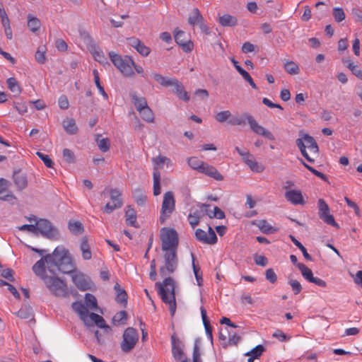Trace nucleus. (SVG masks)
Here are the masks:
<instances>
[{
    "label": "nucleus",
    "mask_w": 362,
    "mask_h": 362,
    "mask_svg": "<svg viewBox=\"0 0 362 362\" xmlns=\"http://www.w3.org/2000/svg\"><path fill=\"white\" fill-rule=\"evenodd\" d=\"M238 73L242 76V77L249 83V84L251 86V87L257 90V87L256 84L255 83L252 78L250 76L248 72H247L244 69H238Z\"/></svg>",
    "instance_id": "obj_58"
},
{
    "label": "nucleus",
    "mask_w": 362,
    "mask_h": 362,
    "mask_svg": "<svg viewBox=\"0 0 362 362\" xmlns=\"http://www.w3.org/2000/svg\"><path fill=\"white\" fill-rule=\"evenodd\" d=\"M257 226L265 234H272L279 230L278 228L271 226L266 220H260L258 221Z\"/></svg>",
    "instance_id": "obj_37"
},
{
    "label": "nucleus",
    "mask_w": 362,
    "mask_h": 362,
    "mask_svg": "<svg viewBox=\"0 0 362 362\" xmlns=\"http://www.w3.org/2000/svg\"><path fill=\"white\" fill-rule=\"evenodd\" d=\"M297 267L300 271L304 279L310 282L314 277L312 270L303 263H298Z\"/></svg>",
    "instance_id": "obj_44"
},
{
    "label": "nucleus",
    "mask_w": 362,
    "mask_h": 362,
    "mask_svg": "<svg viewBox=\"0 0 362 362\" xmlns=\"http://www.w3.org/2000/svg\"><path fill=\"white\" fill-rule=\"evenodd\" d=\"M288 284L291 286L292 291L295 295L299 294L302 291V286L300 283L296 279H290Z\"/></svg>",
    "instance_id": "obj_61"
},
{
    "label": "nucleus",
    "mask_w": 362,
    "mask_h": 362,
    "mask_svg": "<svg viewBox=\"0 0 362 362\" xmlns=\"http://www.w3.org/2000/svg\"><path fill=\"white\" fill-rule=\"evenodd\" d=\"M175 200L173 193L170 191L167 192L163 195V200L162 202L160 222L164 223L167 218L170 217L171 214L175 210Z\"/></svg>",
    "instance_id": "obj_12"
},
{
    "label": "nucleus",
    "mask_w": 362,
    "mask_h": 362,
    "mask_svg": "<svg viewBox=\"0 0 362 362\" xmlns=\"http://www.w3.org/2000/svg\"><path fill=\"white\" fill-rule=\"evenodd\" d=\"M175 40L184 52H189L192 50L194 47L193 42L187 37L184 31H176L175 33Z\"/></svg>",
    "instance_id": "obj_20"
},
{
    "label": "nucleus",
    "mask_w": 362,
    "mask_h": 362,
    "mask_svg": "<svg viewBox=\"0 0 362 362\" xmlns=\"http://www.w3.org/2000/svg\"><path fill=\"white\" fill-rule=\"evenodd\" d=\"M187 163L189 167L197 172L204 174L217 181L223 180V176L218 170L211 165L200 160L199 158L192 156L187 158Z\"/></svg>",
    "instance_id": "obj_5"
},
{
    "label": "nucleus",
    "mask_w": 362,
    "mask_h": 362,
    "mask_svg": "<svg viewBox=\"0 0 362 362\" xmlns=\"http://www.w3.org/2000/svg\"><path fill=\"white\" fill-rule=\"evenodd\" d=\"M139 112L142 119L146 122L148 123H152L154 122L153 113L148 106L139 110Z\"/></svg>",
    "instance_id": "obj_45"
},
{
    "label": "nucleus",
    "mask_w": 362,
    "mask_h": 362,
    "mask_svg": "<svg viewBox=\"0 0 362 362\" xmlns=\"http://www.w3.org/2000/svg\"><path fill=\"white\" fill-rule=\"evenodd\" d=\"M9 186L10 182L8 180L0 178V200L13 204L16 197L13 195L12 192L8 189Z\"/></svg>",
    "instance_id": "obj_21"
},
{
    "label": "nucleus",
    "mask_w": 362,
    "mask_h": 362,
    "mask_svg": "<svg viewBox=\"0 0 362 362\" xmlns=\"http://www.w3.org/2000/svg\"><path fill=\"white\" fill-rule=\"evenodd\" d=\"M173 86L175 88L174 93L180 100L185 102L189 100L188 93L185 90L184 86L178 80H176V83H174Z\"/></svg>",
    "instance_id": "obj_34"
},
{
    "label": "nucleus",
    "mask_w": 362,
    "mask_h": 362,
    "mask_svg": "<svg viewBox=\"0 0 362 362\" xmlns=\"http://www.w3.org/2000/svg\"><path fill=\"white\" fill-rule=\"evenodd\" d=\"M128 45L134 47L141 55L147 57L151 49L146 46L141 40L136 37H129L127 39Z\"/></svg>",
    "instance_id": "obj_22"
},
{
    "label": "nucleus",
    "mask_w": 362,
    "mask_h": 362,
    "mask_svg": "<svg viewBox=\"0 0 362 362\" xmlns=\"http://www.w3.org/2000/svg\"><path fill=\"white\" fill-rule=\"evenodd\" d=\"M133 103L138 110V112L144 107H146L147 102L146 99L144 97H139L137 95H133L132 96Z\"/></svg>",
    "instance_id": "obj_52"
},
{
    "label": "nucleus",
    "mask_w": 362,
    "mask_h": 362,
    "mask_svg": "<svg viewBox=\"0 0 362 362\" xmlns=\"http://www.w3.org/2000/svg\"><path fill=\"white\" fill-rule=\"evenodd\" d=\"M160 239L162 251H177L179 238L177 231L171 228L165 227L160 229Z\"/></svg>",
    "instance_id": "obj_6"
},
{
    "label": "nucleus",
    "mask_w": 362,
    "mask_h": 362,
    "mask_svg": "<svg viewBox=\"0 0 362 362\" xmlns=\"http://www.w3.org/2000/svg\"><path fill=\"white\" fill-rule=\"evenodd\" d=\"M155 286L162 301L168 305L171 315H174L176 310L174 280L170 277H167L163 282H156Z\"/></svg>",
    "instance_id": "obj_2"
},
{
    "label": "nucleus",
    "mask_w": 362,
    "mask_h": 362,
    "mask_svg": "<svg viewBox=\"0 0 362 362\" xmlns=\"http://www.w3.org/2000/svg\"><path fill=\"white\" fill-rule=\"evenodd\" d=\"M201 218L200 213L198 211H195L193 213H190L188 216V221L192 228L197 226Z\"/></svg>",
    "instance_id": "obj_57"
},
{
    "label": "nucleus",
    "mask_w": 362,
    "mask_h": 362,
    "mask_svg": "<svg viewBox=\"0 0 362 362\" xmlns=\"http://www.w3.org/2000/svg\"><path fill=\"white\" fill-rule=\"evenodd\" d=\"M127 314L124 310L117 313L112 317V322L115 325H124L127 320Z\"/></svg>",
    "instance_id": "obj_48"
},
{
    "label": "nucleus",
    "mask_w": 362,
    "mask_h": 362,
    "mask_svg": "<svg viewBox=\"0 0 362 362\" xmlns=\"http://www.w3.org/2000/svg\"><path fill=\"white\" fill-rule=\"evenodd\" d=\"M78 33H79V39H78V43L79 46L82 49H87L89 50L90 49V38L89 36V33L87 30H86L82 27H80L78 28Z\"/></svg>",
    "instance_id": "obj_30"
},
{
    "label": "nucleus",
    "mask_w": 362,
    "mask_h": 362,
    "mask_svg": "<svg viewBox=\"0 0 362 362\" xmlns=\"http://www.w3.org/2000/svg\"><path fill=\"white\" fill-rule=\"evenodd\" d=\"M333 16L334 20L339 23L345 19V13L342 8L335 7L333 9Z\"/></svg>",
    "instance_id": "obj_59"
},
{
    "label": "nucleus",
    "mask_w": 362,
    "mask_h": 362,
    "mask_svg": "<svg viewBox=\"0 0 362 362\" xmlns=\"http://www.w3.org/2000/svg\"><path fill=\"white\" fill-rule=\"evenodd\" d=\"M110 57L113 64L124 76L132 77L134 75V72L133 71L134 62L131 57L128 56L122 57L120 55L114 52H110Z\"/></svg>",
    "instance_id": "obj_8"
},
{
    "label": "nucleus",
    "mask_w": 362,
    "mask_h": 362,
    "mask_svg": "<svg viewBox=\"0 0 362 362\" xmlns=\"http://www.w3.org/2000/svg\"><path fill=\"white\" fill-rule=\"evenodd\" d=\"M152 162L154 164L153 172V195L158 196L161 192L160 189V173L159 169L165 165L167 167L172 165L171 160L163 156H158L157 157L152 158Z\"/></svg>",
    "instance_id": "obj_7"
},
{
    "label": "nucleus",
    "mask_w": 362,
    "mask_h": 362,
    "mask_svg": "<svg viewBox=\"0 0 362 362\" xmlns=\"http://www.w3.org/2000/svg\"><path fill=\"white\" fill-rule=\"evenodd\" d=\"M13 179L14 184L18 190L25 189L28 185V180L26 175L21 173L20 170L14 172Z\"/></svg>",
    "instance_id": "obj_31"
},
{
    "label": "nucleus",
    "mask_w": 362,
    "mask_h": 362,
    "mask_svg": "<svg viewBox=\"0 0 362 362\" xmlns=\"http://www.w3.org/2000/svg\"><path fill=\"white\" fill-rule=\"evenodd\" d=\"M28 26L32 32L35 33L40 29L41 23L37 18L33 17L31 15H28Z\"/></svg>",
    "instance_id": "obj_46"
},
{
    "label": "nucleus",
    "mask_w": 362,
    "mask_h": 362,
    "mask_svg": "<svg viewBox=\"0 0 362 362\" xmlns=\"http://www.w3.org/2000/svg\"><path fill=\"white\" fill-rule=\"evenodd\" d=\"M111 202L107 203L104 207V212L110 214L115 209H119L122 206V199L121 198L122 192L117 189L110 190Z\"/></svg>",
    "instance_id": "obj_18"
},
{
    "label": "nucleus",
    "mask_w": 362,
    "mask_h": 362,
    "mask_svg": "<svg viewBox=\"0 0 362 362\" xmlns=\"http://www.w3.org/2000/svg\"><path fill=\"white\" fill-rule=\"evenodd\" d=\"M296 145L305 158L310 163L315 162V158L318 156L319 148L314 138L308 134H303L296 139Z\"/></svg>",
    "instance_id": "obj_3"
},
{
    "label": "nucleus",
    "mask_w": 362,
    "mask_h": 362,
    "mask_svg": "<svg viewBox=\"0 0 362 362\" xmlns=\"http://www.w3.org/2000/svg\"><path fill=\"white\" fill-rule=\"evenodd\" d=\"M247 112L243 113L240 116H233L232 115L230 119L228 120V124L232 126H243L245 124L247 119L244 117Z\"/></svg>",
    "instance_id": "obj_50"
},
{
    "label": "nucleus",
    "mask_w": 362,
    "mask_h": 362,
    "mask_svg": "<svg viewBox=\"0 0 362 362\" xmlns=\"http://www.w3.org/2000/svg\"><path fill=\"white\" fill-rule=\"evenodd\" d=\"M14 107L21 115L25 114L28 111V107L24 102H15Z\"/></svg>",
    "instance_id": "obj_64"
},
{
    "label": "nucleus",
    "mask_w": 362,
    "mask_h": 362,
    "mask_svg": "<svg viewBox=\"0 0 362 362\" xmlns=\"http://www.w3.org/2000/svg\"><path fill=\"white\" fill-rule=\"evenodd\" d=\"M232 114L229 110H224L218 112L214 117L218 122L223 123L227 120H229Z\"/></svg>",
    "instance_id": "obj_56"
},
{
    "label": "nucleus",
    "mask_w": 362,
    "mask_h": 362,
    "mask_svg": "<svg viewBox=\"0 0 362 362\" xmlns=\"http://www.w3.org/2000/svg\"><path fill=\"white\" fill-rule=\"evenodd\" d=\"M8 89L16 95H19L21 93V88L15 78H8L6 81Z\"/></svg>",
    "instance_id": "obj_47"
},
{
    "label": "nucleus",
    "mask_w": 362,
    "mask_h": 362,
    "mask_svg": "<svg viewBox=\"0 0 362 362\" xmlns=\"http://www.w3.org/2000/svg\"><path fill=\"white\" fill-rule=\"evenodd\" d=\"M63 157L69 163H74L75 162L74 153L69 148H64L63 150Z\"/></svg>",
    "instance_id": "obj_63"
},
{
    "label": "nucleus",
    "mask_w": 362,
    "mask_h": 362,
    "mask_svg": "<svg viewBox=\"0 0 362 362\" xmlns=\"http://www.w3.org/2000/svg\"><path fill=\"white\" fill-rule=\"evenodd\" d=\"M37 227V231L40 233L44 237L53 238L58 235L57 230L47 219H40L36 223Z\"/></svg>",
    "instance_id": "obj_17"
},
{
    "label": "nucleus",
    "mask_w": 362,
    "mask_h": 362,
    "mask_svg": "<svg viewBox=\"0 0 362 362\" xmlns=\"http://www.w3.org/2000/svg\"><path fill=\"white\" fill-rule=\"evenodd\" d=\"M73 310L78 314L80 319L83 321L85 326L90 327V293H87L85 295V303L82 301H76L72 303Z\"/></svg>",
    "instance_id": "obj_9"
},
{
    "label": "nucleus",
    "mask_w": 362,
    "mask_h": 362,
    "mask_svg": "<svg viewBox=\"0 0 362 362\" xmlns=\"http://www.w3.org/2000/svg\"><path fill=\"white\" fill-rule=\"evenodd\" d=\"M92 55L95 60L98 61L100 64H104L107 62V59L104 55L103 52L99 49L96 47H92Z\"/></svg>",
    "instance_id": "obj_54"
},
{
    "label": "nucleus",
    "mask_w": 362,
    "mask_h": 362,
    "mask_svg": "<svg viewBox=\"0 0 362 362\" xmlns=\"http://www.w3.org/2000/svg\"><path fill=\"white\" fill-rule=\"evenodd\" d=\"M95 141L98 145V148L102 152H107L109 151L110 147V141L107 137H103L100 134H96L95 136Z\"/></svg>",
    "instance_id": "obj_36"
},
{
    "label": "nucleus",
    "mask_w": 362,
    "mask_h": 362,
    "mask_svg": "<svg viewBox=\"0 0 362 362\" xmlns=\"http://www.w3.org/2000/svg\"><path fill=\"white\" fill-rule=\"evenodd\" d=\"M204 18L198 8H194L192 9V13L188 18V22L192 25H199L201 29L206 28L205 25L203 23Z\"/></svg>",
    "instance_id": "obj_28"
},
{
    "label": "nucleus",
    "mask_w": 362,
    "mask_h": 362,
    "mask_svg": "<svg viewBox=\"0 0 362 362\" xmlns=\"http://www.w3.org/2000/svg\"><path fill=\"white\" fill-rule=\"evenodd\" d=\"M37 156L43 161L44 164L49 168H53L54 163L49 156L41 152H37Z\"/></svg>",
    "instance_id": "obj_60"
},
{
    "label": "nucleus",
    "mask_w": 362,
    "mask_h": 362,
    "mask_svg": "<svg viewBox=\"0 0 362 362\" xmlns=\"http://www.w3.org/2000/svg\"><path fill=\"white\" fill-rule=\"evenodd\" d=\"M153 77L154 80L158 82L159 84L164 87H168L170 86H173L174 83H176V78H170L165 77L159 74L153 73Z\"/></svg>",
    "instance_id": "obj_38"
},
{
    "label": "nucleus",
    "mask_w": 362,
    "mask_h": 362,
    "mask_svg": "<svg viewBox=\"0 0 362 362\" xmlns=\"http://www.w3.org/2000/svg\"><path fill=\"white\" fill-rule=\"evenodd\" d=\"M80 251L81 252L82 257L84 259H90V247L89 245V240L87 236H84L81 238L80 241Z\"/></svg>",
    "instance_id": "obj_32"
},
{
    "label": "nucleus",
    "mask_w": 362,
    "mask_h": 362,
    "mask_svg": "<svg viewBox=\"0 0 362 362\" xmlns=\"http://www.w3.org/2000/svg\"><path fill=\"white\" fill-rule=\"evenodd\" d=\"M47 288L56 296H65L66 295V285L59 278L56 276H47L43 279Z\"/></svg>",
    "instance_id": "obj_11"
},
{
    "label": "nucleus",
    "mask_w": 362,
    "mask_h": 362,
    "mask_svg": "<svg viewBox=\"0 0 362 362\" xmlns=\"http://www.w3.org/2000/svg\"><path fill=\"white\" fill-rule=\"evenodd\" d=\"M139 340L137 331L133 327L127 328L123 333V339L121 342V349L124 353L132 350Z\"/></svg>",
    "instance_id": "obj_13"
},
{
    "label": "nucleus",
    "mask_w": 362,
    "mask_h": 362,
    "mask_svg": "<svg viewBox=\"0 0 362 362\" xmlns=\"http://www.w3.org/2000/svg\"><path fill=\"white\" fill-rule=\"evenodd\" d=\"M72 279L75 285L81 291H86L90 288L88 281L81 273H74L72 275Z\"/></svg>",
    "instance_id": "obj_29"
},
{
    "label": "nucleus",
    "mask_w": 362,
    "mask_h": 362,
    "mask_svg": "<svg viewBox=\"0 0 362 362\" xmlns=\"http://www.w3.org/2000/svg\"><path fill=\"white\" fill-rule=\"evenodd\" d=\"M33 272L39 276L42 280L46 278L47 275L45 274L46 269H47V259L45 256L42 257L33 266Z\"/></svg>",
    "instance_id": "obj_27"
},
{
    "label": "nucleus",
    "mask_w": 362,
    "mask_h": 362,
    "mask_svg": "<svg viewBox=\"0 0 362 362\" xmlns=\"http://www.w3.org/2000/svg\"><path fill=\"white\" fill-rule=\"evenodd\" d=\"M197 240L202 243L214 245L217 243V236L211 226H208V231L198 228L195 231Z\"/></svg>",
    "instance_id": "obj_19"
},
{
    "label": "nucleus",
    "mask_w": 362,
    "mask_h": 362,
    "mask_svg": "<svg viewBox=\"0 0 362 362\" xmlns=\"http://www.w3.org/2000/svg\"><path fill=\"white\" fill-rule=\"evenodd\" d=\"M301 163H303V165L309 170L310 171L311 173H313L315 175H316L317 177H320L321 180H324V181H327V177L325 174H323L322 173L315 170V168H313V167H311L310 165H308L307 163H305L303 160H301Z\"/></svg>",
    "instance_id": "obj_62"
},
{
    "label": "nucleus",
    "mask_w": 362,
    "mask_h": 362,
    "mask_svg": "<svg viewBox=\"0 0 362 362\" xmlns=\"http://www.w3.org/2000/svg\"><path fill=\"white\" fill-rule=\"evenodd\" d=\"M62 125L65 131L69 134H75L78 132V127L76 124V122L72 118H67L63 120Z\"/></svg>",
    "instance_id": "obj_39"
},
{
    "label": "nucleus",
    "mask_w": 362,
    "mask_h": 362,
    "mask_svg": "<svg viewBox=\"0 0 362 362\" xmlns=\"http://www.w3.org/2000/svg\"><path fill=\"white\" fill-rule=\"evenodd\" d=\"M68 228L69 231L75 235H79L84 232V228L82 223L74 219L69 221Z\"/></svg>",
    "instance_id": "obj_35"
},
{
    "label": "nucleus",
    "mask_w": 362,
    "mask_h": 362,
    "mask_svg": "<svg viewBox=\"0 0 362 362\" xmlns=\"http://www.w3.org/2000/svg\"><path fill=\"white\" fill-rule=\"evenodd\" d=\"M16 315L21 319L33 318V313L32 308L28 305H25L16 313Z\"/></svg>",
    "instance_id": "obj_40"
},
{
    "label": "nucleus",
    "mask_w": 362,
    "mask_h": 362,
    "mask_svg": "<svg viewBox=\"0 0 362 362\" xmlns=\"http://www.w3.org/2000/svg\"><path fill=\"white\" fill-rule=\"evenodd\" d=\"M235 149L251 170L255 173H262L264 170V165L257 162L254 156L249 151H243L238 146Z\"/></svg>",
    "instance_id": "obj_15"
},
{
    "label": "nucleus",
    "mask_w": 362,
    "mask_h": 362,
    "mask_svg": "<svg viewBox=\"0 0 362 362\" xmlns=\"http://www.w3.org/2000/svg\"><path fill=\"white\" fill-rule=\"evenodd\" d=\"M115 291V300L117 303L126 308L127 304L128 295L126 291L120 286L118 282H116L114 286Z\"/></svg>",
    "instance_id": "obj_26"
},
{
    "label": "nucleus",
    "mask_w": 362,
    "mask_h": 362,
    "mask_svg": "<svg viewBox=\"0 0 362 362\" xmlns=\"http://www.w3.org/2000/svg\"><path fill=\"white\" fill-rule=\"evenodd\" d=\"M125 221L128 226L137 227L136 213L130 206H127L125 209Z\"/></svg>",
    "instance_id": "obj_33"
},
{
    "label": "nucleus",
    "mask_w": 362,
    "mask_h": 362,
    "mask_svg": "<svg viewBox=\"0 0 362 362\" xmlns=\"http://www.w3.org/2000/svg\"><path fill=\"white\" fill-rule=\"evenodd\" d=\"M218 22L222 26H234L237 24V19L235 16L224 14L219 17Z\"/></svg>",
    "instance_id": "obj_41"
},
{
    "label": "nucleus",
    "mask_w": 362,
    "mask_h": 362,
    "mask_svg": "<svg viewBox=\"0 0 362 362\" xmlns=\"http://www.w3.org/2000/svg\"><path fill=\"white\" fill-rule=\"evenodd\" d=\"M290 238L293 243L302 252L303 257L307 260H312L311 256L308 253L306 248L293 235H290Z\"/></svg>",
    "instance_id": "obj_51"
},
{
    "label": "nucleus",
    "mask_w": 362,
    "mask_h": 362,
    "mask_svg": "<svg viewBox=\"0 0 362 362\" xmlns=\"http://www.w3.org/2000/svg\"><path fill=\"white\" fill-rule=\"evenodd\" d=\"M134 201L139 206H143L146 202V195L142 189H136L133 192Z\"/></svg>",
    "instance_id": "obj_42"
},
{
    "label": "nucleus",
    "mask_w": 362,
    "mask_h": 362,
    "mask_svg": "<svg viewBox=\"0 0 362 362\" xmlns=\"http://www.w3.org/2000/svg\"><path fill=\"white\" fill-rule=\"evenodd\" d=\"M45 259L47 270L53 274H55L57 271L69 274L75 269L72 257L69 250L64 246L57 247L52 255H45Z\"/></svg>",
    "instance_id": "obj_1"
},
{
    "label": "nucleus",
    "mask_w": 362,
    "mask_h": 362,
    "mask_svg": "<svg viewBox=\"0 0 362 362\" xmlns=\"http://www.w3.org/2000/svg\"><path fill=\"white\" fill-rule=\"evenodd\" d=\"M93 264L95 269H97L98 267L100 279L103 281H108L110 278V273L108 268L105 265L104 262L99 258H95Z\"/></svg>",
    "instance_id": "obj_24"
},
{
    "label": "nucleus",
    "mask_w": 362,
    "mask_h": 362,
    "mask_svg": "<svg viewBox=\"0 0 362 362\" xmlns=\"http://www.w3.org/2000/svg\"><path fill=\"white\" fill-rule=\"evenodd\" d=\"M93 75H94V82L95 83L97 88L98 89L99 93L103 95L104 99L107 100L108 98L107 94L106 93V92L104 90L103 86L100 83L99 75L96 70L93 71Z\"/></svg>",
    "instance_id": "obj_55"
},
{
    "label": "nucleus",
    "mask_w": 362,
    "mask_h": 362,
    "mask_svg": "<svg viewBox=\"0 0 362 362\" xmlns=\"http://www.w3.org/2000/svg\"><path fill=\"white\" fill-rule=\"evenodd\" d=\"M172 354L175 360H181L183 356L182 343L175 334L171 336Z\"/></svg>",
    "instance_id": "obj_25"
},
{
    "label": "nucleus",
    "mask_w": 362,
    "mask_h": 362,
    "mask_svg": "<svg viewBox=\"0 0 362 362\" xmlns=\"http://www.w3.org/2000/svg\"><path fill=\"white\" fill-rule=\"evenodd\" d=\"M92 322L94 323L98 327L102 329L103 334H100L98 331L95 332V336L99 343L104 341V335L110 334L112 329L106 323L104 318L100 315L103 314V310L98 307L96 298L92 295Z\"/></svg>",
    "instance_id": "obj_4"
},
{
    "label": "nucleus",
    "mask_w": 362,
    "mask_h": 362,
    "mask_svg": "<svg viewBox=\"0 0 362 362\" xmlns=\"http://www.w3.org/2000/svg\"><path fill=\"white\" fill-rule=\"evenodd\" d=\"M284 67L286 71L291 75H296L300 72L298 65L293 61H286Z\"/></svg>",
    "instance_id": "obj_43"
},
{
    "label": "nucleus",
    "mask_w": 362,
    "mask_h": 362,
    "mask_svg": "<svg viewBox=\"0 0 362 362\" xmlns=\"http://www.w3.org/2000/svg\"><path fill=\"white\" fill-rule=\"evenodd\" d=\"M285 198L288 202L294 205H303L305 204L302 192L298 189H290L286 191Z\"/></svg>",
    "instance_id": "obj_23"
},
{
    "label": "nucleus",
    "mask_w": 362,
    "mask_h": 362,
    "mask_svg": "<svg viewBox=\"0 0 362 362\" xmlns=\"http://www.w3.org/2000/svg\"><path fill=\"white\" fill-rule=\"evenodd\" d=\"M264 351V347L262 345L259 344L252 349L250 351L246 353L245 355L247 356H253V358L257 359L262 356Z\"/></svg>",
    "instance_id": "obj_53"
},
{
    "label": "nucleus",
    "mask_w": 362,
    "mask_h": 362,
    "mask_svg": "<svg viewBox=\"0 0 362 362\" xmlns=\"http://www.w3.org/2000/svg\"><path fill=\"white\" fill-rule=\"evenodd\" d=\"M244 117L247 119V122L249 124L251 130L255 134L264 136L271 141L274 140L273 134L269 130L260 125L251 115L246 114L244 115Z\"/></svg>",
    "instance_id": "obj_14"
},
{
    "label": "nucleus",
    "mask_w": 362,
    "mask_h": 362,
    "mask_svg": "<svg viewBox=\"0 0 362 362\" xmlns=\"http://www.w3.org/2000/svg\"><path fill=\"white\" fill-rule=\"evenodd\" d=\"M318 215L327 224L331 225L337 228H339V224L334 221V216L329 214V206L322 199L318 200Z\"/></svg>",
    "instance_id": "obj_16"
},
{
    "label": "nucleus",
    "mask_w": 362,
    "mask_h": 362,
    "mask_svg": "<svg viewBox=\"0 0 362 362\" xmlns=\"http://www.w3.org/2000/svg\"><path fill=\"white\" fill-rule=\"evenodd\" d=\"M164 264L160 268V274L162 276L173 274L177 269L178 259L177 251L167 250L163 251Z\"/></svg>",
    "instance_id": "obj_10"
},
{
    "label": "nucleus",
    "mask_w": 362,
    "mask_h": 362,
    "mask_svg": "<svg viewBox=\"0 0 362 362\" xmlns=\"http://www.w3.org/2000/svg\"><path fill=\"white\" fill-rule=\"evenodd\" d=\"M346 63L347 68L351 71V73L359 79L362 80V70L358 67V65L355 64L351 60H347Z\"/></svg>",
    "instance_id": "obj_49"
}]
</instances>
